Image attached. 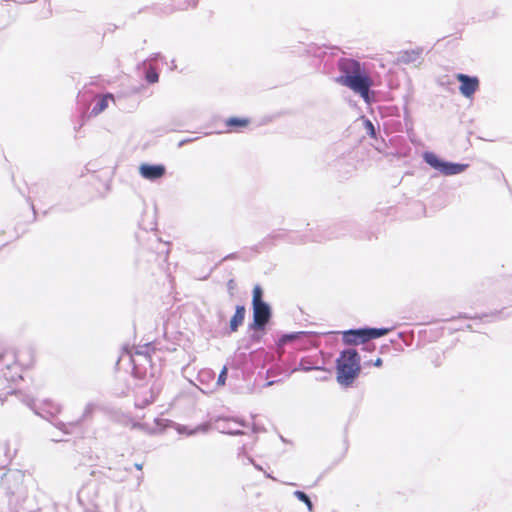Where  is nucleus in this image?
<instances>
[{
  "label": "nucleus",
  "mask_w": 512,
  "mask_h": 512,
  "mask_svg": "<svg viewBox=\"0 0 512 512\" xmlns=\"http://www.w3.org/2000/svg\"><path fill=\"white\" fill-rule=\"evenodd\" d=\"M135 466H136V468H137L138 470H141V469H142L143 464H136Z\"/></svg>",
  "instance_id": "a211bd4d"
},
{
  "label": "nucleus",
  "mask_w": 512,
  "mask_h": 512,
  "mask_svg": "<svg viewBox=\"0 0 512 512\" xmlns=\"http://www.w3.org/2000/svg\"><path fill=\"white\" fill-rule=\"evenodd\" d=\"M227 372H228V369L226 366L223 367V369L221 370L220 374H219V377H218V380H217V384L218 385H224L225 382H226V379H227Z\"/></svg>",
  "instance_id": "ddd939ff"
},
{
  "label": "nucleus",
  "mask_w": 512,
  "mask_h": 512,
  "mask_svg": "<svg viewBox=\"0 0 512 512\" xmlns=\"http://www.w3.org/2000/svg\"><path fill=\"white\" fill-rule=\"evenodd\" d=\"M338 69L341 75L336 81L369 102V91L373 81L360 62L351 58H342L338 62Z\"/></svg>",
  "instance_id": "f257e3e1"
},
{
  "label": "nucleus",
  "mask_w": 512,
  "mask_h": 512,
  "mask_svg": "<svg viewBox=\"0 0 512 512\" xmlns=\"http://www.w3.org/2000/svg\"><path fill=\"white\" fill-rule=\"evenodd\" d=\"M382 359L381 358H377L374 362H373V365L376 366V367H381L382 366Z\"/></svg>",
  "instance_id": "2eb2a0df"
},
{
  "label": "nucleus",
  "mask_w": 512,
  "mask_h": 512,
  "mask_svg": "<svg viewBox=\"0 0 512 512\" xmlns=\"http://www.w3.org/2000/svg\"><path fill=\"white\" fill-rule=\"evenodd\" d=\"M228 288H229V290H230L231 292L234 290V288H235V282H234V280H232V279H231V280H229V282H228Z\"/></svg>",
  "instance_id": "4468645a"
},
{
  "label": "nucleus",
  "mask_w": 512,
  "mask_h": 512,
  "mask_svg": "<svg viewBox=\"0 0 512 512\" xmlns=\"http://www.w3.org/2000/svg\"><path fill=\"white\" fill-rule=\"evenodd\" d=\"M295 496H296L299 500L303 501V502L307 505L308 509H309L310 511H312V502L310 501L309 497H308L304 492H302V491H296V492H295Z\"/></svg>",
  "instance_id": "9b49d317"
},
{
  "label": "nucleus",
  "mask_w": 512,
  "mask_h": 512,
  "mask_svg": "<svg viewBox=\"0 0 512 512\" xmlns=\"http://www.w3.org/2000/svg\"><path fill=\"white\" fill-rule=\"evenodd\" d=\"M302 370L304 371H309L311 368L310 367H307V366H304L303 368H301Z\"/></svg>",
  "instance_id": "6ab92c4d"
},
{
  "label": "nucleus",
  "mask_w": 512,
  "mask_h": 512,
  "mask_svg": "<svg viewBox=\"0 0 512 512\" xmlns=\"http://www.w3.org/2000/svg\"><path fill=\"white\" fill-rule=\"evenodd\" d=\"M251 123V120L246 117H230L226 119L225 126L226 132H238L246 127H248Z\"/></svg>",
  "instance_id": "6e6552de"
},
{
  "label": "nucleus",
  "mask_w": 512,
  "mask_h": 512,
  "mask_svg": "<svg viewBox=\"0 0 512 512\" xmlns=\"http://www.w3.org/2000/svg\"><path fill=\"white\" fill-rule=\"evenodd\" d=\"M360 373V357L356 350L342 352L337 360V381L344 386H350Z\"/></svg>",
  "instance_id": "f03ea898"
},
{
  "label": "nucleus",
  "mask_w": 512,
  "mask_h": 512,
  "mask_svg": "<svg viewBox=\"0 0 512 512\" xmlns=\"http://www.w3.org/2000/svg\"><path fill=\"white\" fill-rule=\"evenodd\" d=\"M110 101L114 102V96L111 93L101 96L98 103L93 107L92 114L98 115L103 112L108 107Z\"/></svg>",
  "instance_id": "9d476101"
},
{
  "label": "nucleus",
  "mask_w": 512,
  "mask_h": 512,
  "mask_svg": "<svg viewBox=\"0 0 512 512\" xmlns=\"http://www.w3.org/2000/svg\"><path fill=\"white\" fill-rule=\"evenodd\" d=\"M140 175L147 180H156L162 178L166 173V168L162 164H142L139 167Z\"/></svg>",
  "instance_id": "0eeeda50"
},
{
  "label": "nucleus",
  "mask_w": 512,
  "mask_h": 512,
  "mask_svg": "<svg viewBox=\"0 0 512 512\" xmlns=\"http://www.w3.org/2000/svg\"><path fill=\"white\" fill-rule=\"evenodd\" d=\"M367 124H368V129H373V125L370 121H368Z\"/></svg>",
  "instance_id": "dca6fc26"
},
{
  "label": "nucleus",
  "mask_w": 512,
  "mask_h": 512,
  "mask_svg": "<svg viewBox=\"0 0 512 512\" xmlns=\"http://www.w3.org/2000/svg\"><path fill=\"white\" fill-rule=\"evenodd\" d=\"M146 80L149 83H156L159 80V74L154 69H149L146 73Z\"/></svg>",
  "instance_id": "f8f14e48"
},
{
  "label": "nucleus",
  "mask_w": 512,
  "mask_h": 512,
  "mask_svg": "<svg viewBox=\"0 0 512 512\" xmlns=\"http://www.w3.org/2000/svg\"><path fill=\"white\" fill-rule=\"evenodd\" d=\"M455 78L460 82L459 91L466 98H472L479 89L480 82L477 77L458 73Z\"/></svg>",
  "instance_id": "423d86ee"
},
{
  "label": "nucleus",
  "mask_w": 512,
  "mask_h": 512,
  "mask_svg": "<svg viewBox=\"0 0 512 512\" xmlns=\"http://www.w3.org/2000/svg\"><path fill=\"white\" fill-rule=\"evenodd\" d=\"M246 309L244 306L239 305L236 307L234 315L231 317L229 322L230 332H236L238 328L243 324L245 319Z\"/></svg>",
  "instance_id": "1a4fd4ad"
},
{
  "label": "nucleus",
  "mask_w": 512,
  "mask_h": 512,
  "mask_svg": "<svg viewBox=\"0 0 512 512\" xmlns=\"http://www.w3.org/2000/svg\"><path fill=\"white\" fill-rule=\"evenodd\" d=\"M389 332L387 328H366L349 330L343 333V340L346 344L358 345L371 339L379 338Z\"/></svg>",
  "instance_id": "20e7f679"
},
{
  "label": "nucleus",
  "mask_w": 512,
  "mask_h": 512,
  "mask_svg": "<svg viewBox=\"0 0 512 512\" xmlns=\"http://www.w3.org/2000/svg\"><path fill=\"white\" fill-rule=\"evenodd\" d=\"M263 291L259 285L253 288L252 306H253V324L254 330H263L271 318V310L267 303L262 299Z\"/></svg>",
  "instance_id": "7ed1b4c3"
},
{
  "label": "nucleus",
  "mask_w": 512,
  "mask_h": 512,
  "mask_svg": "<svg viewBox=\"0 0 512 512\" xmlns=\"http://www.w3.org/2000/svg\"><path fill=\"white\" fill-rule=\"evenodd\" d=\"M424 160L432 168L438 170L444 175H456L465 171L468 164L450 163L441 160L436 154L432 152H426L424 154Z\"/></svg>",
  "instance_id": "39448f33"
},
{
  "label": "nucleus",
  "mask_w": 512,
  "mask_h": 512,
  "mask_svg": "<svg viewBox=\"0 0 512 512\" xmlns=\"http://www.w3.org/2000/svg\"><path fill=\"white\" fill-rule=\"evenodd\" d=\"M367 124H368V129H373V125L370 121H368Z\"/></svg>",
  "instance_id": "f3484780"
}]
</instances>
